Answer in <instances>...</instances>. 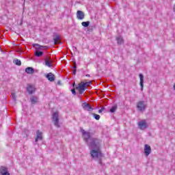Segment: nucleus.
<instances>
[{"label": "nucleus", "instance_id": "f3484780", "mask_svg": "<svg viewBox=\"0 0 175 175\" xmlns=\"http://www.w3.org/2000/svg\"><path fill=\"white\" fill-rule=\"evenodd\" d=\"M116 40L118 42V44H124V39H122V36H118L116 38Z\"/></svg>", "mask_w": 175, "mask_h": 175}, {"label": "nucleus", "instance_id": "473e14b6", "mask_svg": "<svg viewBox=\"0 0 175 175\" xmlns=\"http://www.w3.org/2000/svg\"><path fill=\"white\" fill-rule=\"evenodd\" d=\"M57 83H58V84H61V81H59L57 82Z\"/></svg>", "mask_w": 175, "mask_h": 175}, {"label": "nucleus", "instance_id": "4be33fe9", "mask_svg": "<svg viewBox=\"0 0 175 175\" xmlns=\"http://www.w3.org/2000/svg\"><path fill=\"white\" fill-rule=\"evenodd\" d=\"M92 116H93V117H94V118L95 119V120H100V116H99V115H98V114H96V113H92Z\"/></svg>", "mask_w": 175, "mask_h": 175}, {"label": "nucleus", "instance_id": "423d86ee", "mask_svg": "<svg viewBox=\"0 0 175 175\" xmlns=\"http://www.w3.org/2000/svg\"><path fill=\"white\" fill-rule=\"evenodd\" d=\"M82 107H83V109H84V110H87V111H92V110H94L92 107H91V105L87 103H83L82 104Z\"/></svg>", "mask_w": 175, "mask_h": 175}, {"label": "nucleus", "instance_id": "cd10ccee", "mask_svg": "<svg viewBox=\"0 0 175 175\" xmlns=\"http://www.w3.org/2000/svg\"><path fill=\"white\" fill-rule=\"evenodd\" d=\"M103 110H105V108H101L100 109L98 110V113H102V111H103Z\"/></svg>", "mask_w": 175, "mask_h": 175}, {"label": "nucleus", "instance_id": "20e7f679", "mask_svg": "<svg viewBox=\"0 0 175 175\" xmlns=\"http://www.w3.org/2000/svg\"><path fill=\"white\" fill-rule=\"evenodd\" d=\"M76 90H78L80 95L84 93V91L87 90V88L85 87V84H84V82H81V83L78 84V85L75 86Z\"/></svg>", "mask_w": 175, "mask_h": 175}, {"label": "nucleus", "instance_id": "ddd939ff", "mask_svg": "<svg viewBox=\"0 0 175 175\" xmlns=\"http://www.w3.org/2000/svg\"><path fill=\"white\" fill-rule=\"evenodd\" d=\"M39 100V98L37 96H32L30 97V102L31 105H36Z\"/></svg>", "mask_w": 175, "mask_h": 175}, {"label": "nucleus", "instance_id": "f03ea898", "mask_svg": "<svg viewBox=\"0 0 175 175\" xmlns=\"http://www.w3.org/2000/svg\"><path fill=\"white\" fill-rule=\"evenodd\" d=\"M146 107H147V104H146V101L141 100L137 103V109L138 111H144Z\"/></svg>", "mask_w": 175, "mask_h": 175}, {"label": "nucleus", "instance_id": "a878e982", "mask_svg": "<svg viewBox=\"0 0 175 175\" xmlns=\"http://www.w3.org/2000/svg\"><path fill=\"white\" fill-rule=\"evenodd\" d=\"M36 46H37V47H38V49H40V50H41V49H46V48H47V46H40V45H39V44H36Z\"/></svg>", "mask_w": 175, "mask_h": 175}, {"label": "nucleus", "instance_id": "f257e3e1", "mask_svg": "<svg viewBox=\"0 0 175 175\" xmlns=\"http://www.w3.org/2000/svg\"><path fill=\"white\" fill-rule=\"evenodd\" d=\"M82 135L84 142L88 144L90 150V154L92 159L102 158L103 154L100 150V144L102 141L96 137H91V133L82 130Z\"/></svg>", "mask_w": 175, "mask_h": 175}, {"label": "nucleus", "instance_id": "39448f33", "mask_svg": "<svg viewBox=\"0 0 175 175\" xmlns=\"http://www.w3.org/2000/svg\"><path fill=\"white\" fill-rule=\"evenodd\" d=\"M137 125L141 131H144V129H147V128H148V124H147V122L144 120L138 122Z\"/></svg>", "mask_w": 175, "mask_h": 175}, {"label": "nucleus", "instance_id": "dca6fc26", "mask_svg": "<svg viewBox=\"0 0 175 175\" xmlns=\"http://www.w3.org/2000/svg\"><path fill=\"white\" fill-rule=\"evenodd\" d=\"M53 40H54L55 44H58L59 43V35L55 36L53 37Z\"/></svg>", "mask_w": 175, "mask_h": 175}, {"label": "nucleus", "instance_id": "4468645a", "mask_svg": "<svg viewBox=\"0 0 175 175\" xmlns=\"http://www.w3.org/2000/svg\"><path fill=\"white\" fill-rule=\"evenodd\" d=\"M27 91L30 95H32L35 92V88L31 85H28L27 88Z\"/></svg>", "mask_w": 175, "mask_h": 175}, {"label": "nucleus", "instance_id": "393cba45", "mask_svg": "<svg viewBox=\"0 0 175 175\" xmlns=\"http://www.w3.org/2000/svg\"><path fill=\"white\" fill-rule=\"evenodd\" d=\"M83 84H85V87H88V86H90V84H92V82L90 81H89V82H83Z\"/></svg>", "mask_w": 175, "mask_h": 175}, {"label": "nucleus", "instance_id": "bb28decb", "mask_svg": "<svg viewBox=\"0 0 175 175\" xmlns=\"http://www.w3.org/2000/svg\"><path fill=\"white\" fill-rule=\"evenodd\" d=\"M71 92L73 95H76V89H75V88L72 89Z\"/></svg>", "mask_w": 175, "mask_h": 175}, {"label": "nucleus", "instance_id": "7ed1b4c3", "mask_svg": "<svg viewBox=\"0 0 175 175\" xmlns=\"http://www.w3.org/2000/svg\"><path fill=\"white\" fill-rule=\"evenodd\" d=\"M52 121L55 126H57V128H59V115L57 112L53 113V117H52Z\"/></svg>", "mask_w": 175, "mask_h": 175}, {"label": "nucleus", "instance_id": "2f4dec72", "mask_svg": "<svg viewBox=\"0 0 175 175\" xmlns=\"http://www.w3.org/2000/svg\"><path fill=\"white\" fill-rule=\"evenodd\" d=\"M90 75L89 74L86 75V77H90Z\"/></svg>", "mask_w": 175, "mask_h": 175}, {"label": "nucleus", "instance_id": "c85d7f7f", "mask_svg": "<svg viewBox=\"0 0 175 175\" xmlns=\"http://www.w3.org/2000/svg\"><path fill=\"white\" fill-rule=\"evenodd\" d=\"M72 69L77 70V66L76 64L72 67Z\"/></svg>", "mask_w": 175, "mask_h": 175}, {"label": "nucleus", "instance_id": "aec40b11", "mask_svg": "<svg viewBox=\"0 0 175 175\" xmlns=\"http://www.w3.org/2000/svg\"><path fill=\"white\" fill-rule=\"evenodd\" d=\"M81 25L84 27L85 28H87L88 27L90 26V21H86V22H82Z\"/></svg>", "mask_w": 175, "mask_h": 175}, {"label": "nucleus", "instance_id": "a211bd4d", "mask_svg": "<svg viewBox=\"0 0 175 175\" xmlns=\"http://www.w3.org/2000/svg\"><path fill=\"white\" fill-rule=\"evenodd\" d=\"M14 64H15V65H17L18 66H21V60L18 59H15L13 60Z\"/></svg>", "mask_w": 175, "mask_h": 175}, {"label": "nucleus", "instance_id": "1a4fd4ad", "mask_svg": "<svg viewBox=\"0 0 175 175\" xmlns=\"http://www.w3.org/2000/svg\"><path fill=\"white\" fill-rule=\"evenodd\" d=\"M0 174L1 175H10L9 171L8 170V167L1 166L0 167Z\"/></svg>", "mask_w": 175, "mask_h": 175}, {"label": "nucleus", "instance_id": "f8f14e48", "mask_svg": "<svg viewBox=\"0 0 175 175\" xmlns=\"http://www.w3.org/2000/svg\"><path fill=\"white\" fill-rule=\"evenodd\" d=\"M46 79H48V80L49 81H54L55 80V77L53 75V74L52 72H49L46 75Z\"/></svg>", "mask_w": 175, "mask_h": 175}, {"label": "nucleus", "instance_id": "6e6552de", "mask_svg": "<svg viewBox=\"0 0 175 175\" xmlns=\"http://www.w3.org/2000/svg\"><path fill=\"white\" fill-rule=\"evenodd\" d=\"M144 154L146 157H148L151 154V146L147 144L144 146Z\"/></svg>", "mask_w": 175, "mask_h": 175}, {"label": "nucleus", "instance_id": "5701e85b", "mask_svg": "<svg viewBox=\"0 0 175 175\" xmlns=\"http://www.w3.org/2000/svg\"><path fill=\"white\" fill-rule=\"evenodd\" d=\"M11 96H12V98L14 102H16V100H17V96H16V93L15 92H12Z\"/></svg>", "mask_w": 175, "mask_h": 175}, {"label": "nucleus", "instance_id": "6ab92c4d", "mask_svg": "<svg viewBox=\"0 0 175 175\" xmlns=\"http://www.w3.org/2000/svg\"><path fill=\"white\" fill-rule=\"evenodd\" d=\"M118 106L117 105H113L109 110L111 113H115L116 110H117Z\"/></svg>", "mask_w": 175, "mask_h": 175}, {"label": "nucleus", "instance_id": "412c9836", "mask_svg": "<svg viewBox=\"0 0 175 175\" xmlns=\"http://www.w3.org/2000/svg\"><path fill=\"white\" fill-rule=\"evenodd\" d=\"M45 65L49 68H51L53 66V65H51V62H50L47 59H45Z\"/></svg>", "mask_w": 175, "mask_h": 175}, {"label": "nucleus", "instance_id": "b1692460", "mask_svg": "<svg viewBox=\"0 0 175 175\" xmlns=\"http://www.w3.org/2000/svg\"><path fill=\"white\" fill-rule=\"evenodd\" d=\"M35 55H36V57H42V55H43V52H42V51H36L35 53Z\"/></svg>", "mask_w": 175, "mask_h": 175}, {"label": "nucleus", "instance_id": "c756f323", "mask_svg": "<svg viewBox=\"0 0 175 175\" xmlns=\"http://www.w3.org/2000/svg\"><path fill=\"white\" fill-rule=\"evenodd\" d=\"M77 70H73V75H76Z\"/></svg>", "mask_w": 175, "mask_h": 175}, {"label": "nucleus", "instance_id": "9b49d317", "mask_svg": "<svg viewBox=\"0 0 175 175\" xmlns=\"http://www.w3.org/2000/svg\"><path fill=\"white\" fill-rule=\"evenodd\" d=\"M36 139H35V142H39V140H43V137L42 136V132H40V131L38 130L36 131Z\"/></svg>", "mask_w": 175, "mask_h": 175}, {"label": "nucleus", "instance_id": "7c9ffc66", "mask_svg": "<svg viewBox=\"0 0 175 175\" xmlns=\"http://www.w3.org/2000/svg\"><path fill=\"white\" fill-rule=\"evenodd\" d=\"M98 163H99L100 165H102V161H98Z\"/></svg>", "mask_w": 175, "mask_h": 175}, {"label": "nucleus", "instance_id": "72a5a7b5", "mask_svg": "<svg viewBox=\"0 0 175 175\" xmlns=\"http://www.w3.org/2000/svg\"><path fill=\"white\" fill-rule=\"evenodd\" d=\"M73 85V87H75V83H73V85Z\"/></svg>", "mask_w": 175, "mask_h": 175}, {"label": "nucleus", "instance_id": "0eeeda50", "mask_svg": "<svg viewBox=\"0 0 175 175\" xmlns=\"http://www.w3.org/2000/svg\"><path fill=\"white\" fill-rule=\"evenodd\" d=\"M139 85L141 87V91H143V88H144V75L143 74H139Z\"/></svg>", "mask_w": 175, "mask_h": 175}, {"label": "nucleus", "instance_id": "2eb2a0df", "mask_svg": "<svg viewBox=\"0 0 175 175\" xmlns=\"http://www.w3.org/2000/svg\"><path fill=\"white\" fill-rule=\"evenodd\" d=\"M25 72L26 73H28V75H33V73L35 72V70L32 67H27L25 69Z\"/></svg>", "mask_w": 175, "mask_h": 175}, {"label": "nucleus", "instance_id": "9d476101", "mask_svg": "<svg viewBox=\"0 0 175 175\" xmlns=\"http://www.w3.org/2000/svg\"><path fill=\"white\" fill-rule=\"evenodd\" d=\"M84 17H85V14L83 12V11L78 10L77 12V18L78 20H84Z\"/></svg>", "mask_w": 175, "mask_h": 175}]
</instances>
